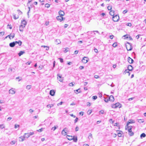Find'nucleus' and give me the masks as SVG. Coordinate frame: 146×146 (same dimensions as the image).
<instances>
[{
    "label": "nucleus",
    "mask_w": 146,
    "mask_h": 146,
    "mask_svg": "<svg viewBox=\"0 0 146 146\" xmlns=\"http://www.w3.org/2000/svg\"><path fill=\"white\" fill-rule=\"evenodd\" d=\"M57 78H58V80L60 82H62L63 80V78H59L58 77H57Z\"/></svg>",
    "instance_id": "obj_37"
},
{
    "label": "nucleus",
    "mask_w": 146,
    "mask_h": 146,
    "mask_svg": "<svg viewBox=\"0 0 146 146\" xmlns=\"http://www.w3.org/2000/svg\"><path fill=\"white\" fill-rule=\"evenodd\" d=\"M126 25L127 26L130 27L132 25V24L131 23H127L126 24Z\"/></svg>",
    "instance_id": "obj_45"
},
{
    "label": "nucleus",
    "mask_w": 146,
    "mask_h": 146,
    "mask_svg": "<svg viewBox=\"0 0 146 146\" xmlns=\"http://www.w3.org/2000/svg\"><path fill=\"white\" fill-rule=\"evenodd\" d=\"M109 101V98H105L104 100V101L106 102H108V101Z\"/></svg>",
    "instance_id": "obj_44"
},
{
    "label": "nucleus",
    "mask_w": 146,
    "mask_h": 146,
    "mask_svg": "<svg viewBox=\"0 0 146 146\" xmlns=\"http://www.w3.org/2000/svg\"><path fill=\"white\" fill-rule=\"evenodd\" d=\"M13 89V88H12L9 90V94H13L15 93V91Z\"/></svg>",
    "instance_id": "obj_13"
},
{
    "label": "nucleus",
    "mask_w": 146,
    "mask_h": 146,
    "mask_svg": "<svg viewBox=\"0 0 146 146\" xmlns=\"http://www.w3.org/2000/svg\"><path fill=\"white\" fill-rule=\"evenodd\" d=\"M118 135L119 137H121L122 134L120 132L118 133Z\"/></svg>",
    "instance_id": "obj_48"
},
{
    "label": "nucleus",
    "mask_w": 146,
    "mask_h": 146,
    "mask_svg": "<svg viewBox=\"0 0 146 146\" xmlns=\"http://www.w3.org/2000/svg\"><path fill=\"white\" fill-rule=\"evenodd\" d=\"M67 128L66 127L62 130L61 132V133L62 135L65 136L66 135L67 132L66 131H67Z\"/></svg>",
    "instance_id": "obj_5"
},
{
    "label": "nucleus",
    "mask_w": 146,
    "mask_h": 146,
    "mask_svg": "<svg viewBox=\"0 0 146 146\" xmlns=\"http://www.w3.org/2000/svg\"><path fill=\"white\" fill-rule=\"evenodd\" d=\"M132 126H129L128 125V126H126L125 127V129L127 130V129H132Z\"/></svg>",
    "instance_id": "obj_18"
},
{
    "label": "nucleus",
    "mask_w": 146,
    "mask_h": 146,
    "mask_svg": "<svg viewBox=\"0 0 146 146\" xmlns=\"http://www.w3.org/2000/svg\"><path fill=\"white\" fill-rule=\"evenodd\" d=\"M25 53V52L22 51H20L19 52L18 54L19 56H21V55H23V54Z\"/></svg>",
    "instance_id": "obj_22"
},
{
    "label": "nucleus",
    "mask_w": 146,
    "mask_h": 146,
    "mask_svg": "<svg viewBox=\"0 0 146 146\" xmlns=\"http://www.w3.org/2000/svg\"><path fill=\"white\" fill-rule=\"evenodd\" d=\"M13 18L14 19H18L19 17V16L18 15H16L15 14L13 13Z\"/></svg>",
    "instance_id": "obj_19"
},
{
    "label": "nucleus",
    "mask_w": 146,
    "mask_h": 146,
    "mask_svg": "<svg viewBox=\"0 0 146 146\" xmlns=\"http://www.w3.org/2000/svg\"><path fill=\"white\" fill-rule=\"evenodd\" d=\"M61 16H58L56 17L58 21H62L64 20L65 19V18H63Z\"/></svg>",
    "instance_id": "obj_4"
},
{
    "label": "nucleus",
    "mask_w": 146,
    "mask_h": 146,
    "mask_svg": "<svg viewBox=\"0 0 146 146\" xmlns=\"http://www.w3.org/2000/svg\"><path fill=\"white\" fill-rule=\"evenodd\" d=\"M59 14L60 16H63L64 15V12L62 11H59Z\"/></svg>",
    "instance_id": "obj_12"
},
{
    "label": "nucleus",
    "mask_w": 146,
    "mask_h": 146,
    "mask_svg": "<svg viewBox=\"0 0 146 146\" xmlns=\"http://www.w3.org/2000/svg\"><path fill=\"white\" fill-rule=\"evenodd\" d=\"M92 98L94 100H96L97 98V97L96 96H93Z\"/></svg>",
    "instance_id": "obj_41"
},
{
    "label": "nucleus",
    "mask_w": 146,
    "mask_h": 146,
    "mask_svg": "<svg viewBox=\"0 0 146 146\" xmlns=\"http://www.w3.org/2000/svg\"><path fill=\"white\" fill-rule=\"evenodd\" d=\"M27 22L25 20L22 21L21 23V25H22L23 27H25L27 24Z\"/></svg>",
    "instance_id": "obj_7"
},
{
    "label": "nucleus",
    "mask_w": 146,
    "mask_h": 146,
    "mask_svg": "<svg viewBox=\"0 0 146 146\" xmlns=\"http://www.w3.org/2000/svg\"><path fill=\"white\" fill-rule=\"evenodd\" d=\"M110 14L112 16H113L114 15V11L113 10H111L110 12Z\"/></svg>",
    "instance_id": "obj_21"
},
{
    "label": "nucleus",
    "mask_w": 146,
    "mask_h": 146,
    "mask_svg": "<svg viewBox=\"0 0 146 146\" xmlns=\"http://www.w3.org/2000/svg\"><path fill=\"white\" fill-rule=\"evenodd\" d=\"M5 127L3 124L0 125V128L2 129Z\"/></svg>",
    "instance_id": "obj_47"
},
{
    "label": "nucleus",
    "mask_w": 146,
    "mask_h": 146,
    "mask_svg": "<svg viewBox=\"0 0 146 146\" xmlns=\"http://www.w3.org/2000/svg\"><path fill=\"white\" fill-rule=\"evenodd\" d=\"M107 9L109 10H111L112 9V7L111 6H108L107 7Z\"/></svg>",
    "instance_id": "obj_39"
},
{
    "label": "nucleus",
    "mask_w": 146,
    "mask_h": 146,
    "mask_svg": "<svg viewBox=\"0 0 146 146\" xmlns=\"http://www.w3.org/2000/svg\"><path fill=\"white\" fill-rule=\"evenodd\" d=\"M92 137V134L90 133L89 134V136L88 137V138L89 139H90V138H91Z\"/></svg>",
    "instance_id": "obj_43"
},
{
    "label": "nucleus",
    "mask_w": 146,
    "mask_h": 146,
    "mask_svg": "<svg viewBox=\"0 0 146 146\" xmlns=\"http://www.w3.org/2000/svg\"><path fill=\"white\" fill-rule=\"evenodd\" d=\"M117 45V42L114 43L112 45V46L114 47H115Z\"/></svg>",
    "instance_id": "obj_34"
},
{
    "label": "nucleus",
    "mask_w": 146,
    "mask_h": 146,
    "mask_svg": "<svg viewBox=\"0 0 146 146\" xmlns=\"http://www.w3.org/2000/svg\"><path fill=\"white\" fill-rule=\"evenodd\" d=\"M69 85V86H74V84H73V83H72V82L70 83Z\"/></svg>",
    "instance_id": "obj_64"
},
{
    "label": "nucleus",
    "mask_w": 146,
    "mask_h": 146,
    "mask_svg": "<svg viewBox=\"0 0 146 146\" xmlns=\"http://www.w3.org/2000/svg\"><path fill=\"white\" fill-rule=\"evenodd\" d=\"M67 136H68V137H70V138H67V139L69 140H72V137H73L72 136H69L68 135H67Z\"/></svg>",
    "instance_id": "obj_36"
},
{
    "label": "nucleus",
    "mask_w": 146,
    "mask_h": 146,
    "mask_svg": "<svg viewBox=\"0 0 146 146\" xmlns=\"http://www.w3.org/2000/svg\"><path fill=\"white\" fill-rule=\"evenodd\" d=\"M134 133L132 131H131V132H130L129 133V135L130 136H132L133 135H134Z\"/></svg>",
    "instance_id": "obj_38"
},
{
    "label": "nucleus",
    "mask_w": 146,
    "mask_h": 146,
    "mask_svg": "<svg viewBox=\"0 0 146 146\" xmlns=\"http://www.w3.org/2000/svg\"><path fill=\"white\" fill-rule=\"evenodd\" d=\"M78 118L77 117H76L75 119L74 120V122L75 123H76V122H77L78 121Z\"/></svg>",
    "instance_id": "obj_62"
},
{
    "label": "nucleus",
    "mask_w": 146,
    "mask_h": 146,
    "mask_svg": "<svg viewBox=\"0 0 146 146\" xmlns=\"http://www.w3.org/2000/svg\"><path fill=\"white\" fill-rule=\"evenodd\" d=\"M15 43V44H18L19 46H20L22 44V42L20 40H19L18 41H15L14 42Z\"/></svg>",
    "instance_id": "obj_11"
},
{
    "label": "nucleus",
    "mask_w": 146,
    "mask_h": 146,
    "mask_svg": "<svg viewBox=\"0 0 146 146\" xmlns=\"http://www.w3.org/2000/svg\"><path fill=\"white\" fill-rule=\"evenodd\" d=\"M109 101H111V102H113L114 100V97L112 95L110 96L109 97Z\"/></svg>",
    "instance_id": "obj_10"
},
{
    "label": "nucleus",
    "mask_w": 146,
    "mask_h": 146,
    "mask_svg": "<svg viewBox=\"0 0 146 146\" xmlns=\"http://www.w3.org/2000/svg\"><path fill=\"white\" fill-rule=\"evenodd\" d=\"M79 128L78 126H76L75 129V131H77L78 130Z\"/></svg>",
    "instance_id": "obj_58"
},
{
    "label": "nucleus",
    "mask_w": 146,
    "mask_h": 146,
    "mask_svg": "<svg viewBox=\"0 0 146 146\" xmlns=\"http://www.w3.org/2000/svg\"><path fill=\"white\" fill-rule=\"evenodd\" d=\"M94 77L96 78H99V76L98 75H95Z\"/></svg>",
    "instance_id": "obj_57"
},
{
    "label": "nucleus",
    "mask_w": 146,
    "mask_h": 146,
    "mask_svg": "<svg viewBox=\"0 0 146 146\" xmlns=\"http://www.w3.org/2000/svg\"><path fill=\"white\" fill-rule=\"evenodd\" d=\"M43 128H41L39 129V130H37V131L38 132H40L42 131Z\"/></svg>",
    "instance_id": "obj_59"
},
{
    "label": "nucleus",
    "mask_w": 146,
    "mask_h": 146,
    "mask_svg": "<svg viewBox=\"0 0 146 146\" xmlns=\"http://www.w3.org/2000/svg\"><path fill=\"white\" fill-rule=\"evenodd\" d=\"M15 141H12L11 142V144L12 145H13L15 144Z\"/></svg>",
    "instance_id": "obj_46"
},
{
    "label": "nucleus",
    "mask_w": 146,
    "mask_h": 146,
    "mask_svg": "<svg viewBox=\"0 0 146 146\" xmlns=\"http://www.w3.org/2000/svg\"><path fill=\"white\" fill-rule=\"evenodd\" d=\"M60 60V61L61 63H62L63 62V59L62 58H58Z\"/></svg>",
    "instance_id": "obj_51"
},
{
    "label": "nucleus",
    "mask_w": 146,
    "mask_h": 146,
    "mask_svg": "<svg viewBox=\"0 0 146 146\" xmlns=\"http://www.w3.org/2000/svg\"><path fill=\"white\" fill-rule=\"evenodd\" d=\"M132 121V119H130L129 120V121L127 122V123L126 126L128 125H129V124L130 123H133L134 122H133L131 121Z\"/></svg>",
    "instance_id": "obj_25"
},
{
    "label": "nucleus",
    "mask_w": 146,
    "mask_h": 146,
    "mask_svg": "<svg viewBox=\"0 0 146 146\" xmlns=\"http://www.w3.org/2000/svg\"><path fill=\"white\" fill-rule=\"evenodd\" d=\"M92 112V111L91 110H88L87 112V113L88 115H90V114Z\"/></svg>",
    "instance_id": "obj_53"
},
{
    "label": "nucleus",
    "mask_w": 146,
    "mask_h": 146,
    "mask_svg": "<svg viewBox=\"0 0 146 146\" xmlns=\"http://www.w3.org/2000/svg\"><path fill=\"white\" fill-rule=\"evenodd\" d=\"M4 34V32H0V36H3Z\"/></svg>",
    "instance_id": "obj_55"
},
{
    "label": "nucleus",
    "mask_w": 146,
    "mask_h": 146,
    "mask_svg": "<svg viewBox=\"0 0 146 146\" xmlns=\"http://www.w3.org/2000/svg\"><path fill=\"white\" fill-rule=\"evenodd\" d=\"M45 7H46L47 8H48L49 7H50V5L48 3H46V4H45Z\"/></svg>",
    "instance_id": "obj_35"
},
{
    "label": "nucleus",
    "mask_w": 146,
    "mask_h": 146,
    "mask_svg": "<svg viewBox=\"0 0 146 146\" xmlns=\"http://www.w3.org/2000/svg\"><path fill=\"white\" fill-rule=\"evenodd\" d=\"M113 37L114 36L113 35H110V38L111 39H112L113 38Z\"/></svg>",
    "instance_id": "obj_61"
},
{
    "label": "nucleus",
    "mask_w": 146,
    "mask_h": 146,
    "mask_svg": "<svg viewBox=\"0 0 146 146\" xmlns=\"http://www.w3.org/2000/svg\"><path fill=\"white\" fill-rule=\"evenodd\" d=\"M10 35H11V36L12 37V38H13L15 36V34L14 33H13L12 34H10Z\"/></svg>",
    "instance_id": "obj_49"
},
{
    "label": "nucleus",
    "mask_w": 146,
    "mask_h": 146,
    "mask_svg": "<svg viewBox=\"0 0 146 146\" xmlns=\"http://www.w3.org/2000/svg\"><path fill=\"white\" fill-rule=\"evenodd\" d=\"M57 77H58L59 78H62V76L60 75L59 74H58L57 75Z\"/></svg>",
    "instance_id": "obj_52"
},
{
    "label": "nucleus",
    "mask_w": 146,
    "mask_h": 146,
    "mask_svg": "<svg viewBox=\"0 0 146 146\" xmlns=\"http://www.w3.org/2000/svg\"><path fill=\"white\" fill-rule=\"evenodd\" d=\"M29 135L28 133H25L23 135L24 136V137H25V138H27L30 136Z\"/></svg>",
    "instance_id": "obj_17"
},
{
    "label": "nucleus",
    "mask_w": 146,
    "mask_h": 146,
    "mask_svg": "<svg viewBox=\"0 0 146 146\" xmlns=\"http://www.w3.org/2000/svg\"><path fill=\"white\" fill-rule=\"evenodd\" d=\"M112 108H116L118 107L120 108L121 107V104L119 103H117L115 104H113L112 105Z\"/></svg>",
    "instance_id": "obj_1"
},
{
    "label": "nucleus",
    "mask_w": 146,
    "mask_h": 146,
    "mask_svg": "<svg viewBox=\"0 0 146 146\" xmlns=\"http://www.w3.org/2000/svg\"><path fill=\"white\" fill-rule=\"evenodd\" d=\"M15 43L14 42L10 43L9 44V46L11 47H14L15 46Z\"/></svg>",
    "instance_id": "obj_16"
},
{
    "label": "nucleus",
    "mask_w": 146,
    "mask_h": 146,
    "mask_svg": "<svg viewBox=\"0 0 146 146\" xmlns=\"http://www.w3.org/2000/svg\"><path fill=\"white\" fill-rule=\"evenodd\" d=\"M54 104H48L47 106V107L48 108H51L52 107L54 106Z\"/></svg>",
    "instance_id": "obj_28"
},
{
    "label": "nucleus",
    "mask_w": 146,
    "mask_h": 146,
    "mask_svg": "<svg viewBox=\"0 0 146 146\" xmlns=\"http://www.w3.org/2000/svg\"><path fill=\"white\" fill-rule=\"evenodd\" d=\"M127 10H125L123 11V14H125V13H127Z\"/></svg>",
    "instance_id": "obj_63"
},
{
    "label": "nucleus",
    "mask_w": 146,
    "mask_h": 146,
    "mask_svg": "<svg viewBox=\"0 0 146 146\" xmlns=\"http://www.w3.org/2000/svg\"><path fill=\"white\" fill-rule=\"evenodd\" d=\"M63 103V102H61L60 103H58L57 104V106H59V105H61Z\"/></svg>",
    "instance_id": "obj_60"
},
{
    "label": "nucleus",
    "mask_w": 146,
    "mask_h": 146,
    "mask_svg": "<svg viewBox=\"0 0 146 146\" xmlns=\"http://www.w3.org/2000/svg\"><path fill=\"white\" fill-rule=\"evenodd\" d=\"M126 48L127 50L130 51L132 50V48L130 44L127 43V44L126 45Z\"/></svg>",
    "instance_id": "obj_3"
},
{
    "label": "nucleus",
    "mask_w": 146,
    "mask_h": 146,
    "mask_svg": "<svg viewBox=\"0 0 146 146\" xmlns=\"http://www.w3.org/2000/svg\"><path fill=\"white\" fill-rule=\"evenodd\" d=\"M25 27H23L22 25H20L19 26V31H20L23 32V29Z\"/></svg>",
    "instance_id": "obj_24"
},
{
    "label": "nucleus",
    "mask_w": 146,
    "mask_h": 146,
    "mask_svg": "<svg viewBox=\"0 0 146 146\" xmlns=\"http://www.w3.org/2000/svg\"><path fill=\"white\" fill-rule=\"evenodd\" d=\"M133 68L132 66L131 65H129L127 67V69L128 70L131 71H132Z\"/></svg>",
    "instance_id": "obj_14"
},
{
    "label": "nucleus",
    "mask_w": 146,
    "mask_h": 146,
    "mask_svg": "<svg viewBox=\"0 0 146 146\" xmlns=\"http://www.w3.org/2000/svg\"><path fill=\"white\" fill-rule=\"evenodd\" d=\"M69 48H66L64 50V52H65V53H66L68 51V50L69 49Z\"/></svg>",
    "instance_id": "obj_42"
},
{
    "label": "nucleus",
    "mask_w": 146,
    "mask_h": 146,
    "mask_svg": "<svg viewBox=\"0 0 146 146\" xmlns=\"http://www.w3.org/2000/svg\"><path fill=\"white\" fill-rule=\"evenodd\" d=\"M74 92L76 93V94H78V93H80L81 91L80 90V88H79L76 90H74Z\"/></svg>",
    "instance_id": "obj_20"
},
{
    "label": "nucleus",
    "mask_w": 146,
    "mask_h": 146,
    "mask_svg": "<svg viewBox=\"0 0 146 146\" xmlns=\"http://www.w3.org/2000/svg\"><path fill=\"white\" fill-rule=\"evenodd\" d=\"M109 121L110 122V123L111 122V123H113L114 121H113V120L112 119H110Z\"/></svg>",
    "instance_id": "obj_56"
},
{
    "label": "nucleus",
    "mask_w": 146,
    "mask_h": 146,
    "mask_svg": "<svg viewBox=\"0 0 146 146\" xmlns=\"http://www.w3.org/2000/svg\"><path fill=\"white\" fill-rule=\"evenodd\" d=\"M113 20L114 22L118 21L119 19V17L118 15H116L113 16L112 17Z\"/></svg>",
    "instance_id": "obj_2"
},
{
    "label": "nucleus",
    "mask_w": 146,
    "mask_h": 146,
    "mask_svg": "<svg viewBox=\"0 0 146 146\" xmlns=\"http://www.w3.org/2000/svg\"><path fill=\"white\" fill-rule=\"evenodd\" d=\"M82 62L84 63H86L88 62V58L86 57H83L82 60Z\"/></svg>",
    "instance_id": "obj_6"
},
{
    "label": "nucleus",
    "mask_w": 146,
    "mask_h": 146,
    "mask_svg": "<svg viewBox=\"0 0 146 146\" xmlns=\"http://www.w3.org/2000/svg\"><path fill=\"white\" fill-rule=\"evenodd\" d=\"M17 11L18 12L19 15H20L22 14V12L19 10H17Z\"/></svg>",
    "instance_id": "obj_29"
},
{
    "label": "nucleus",
    "mask_w": 146,
    "mask_h": 146,
    "mask_svg": "<svg viewBox=\"0 0 146 146\" xmlns=\"http://www.w3.org/2000/svg\"><path fill=\"white\" fill-rule=\"evenodd\" d=\"M137 121L138 122L140 123H143L144 122V120L142 121V120L141 119H137Z\"/></svg>",
    "instance_id": "obj_30"
},
{
    "label": "nucleus",
    "mask_w": 146,
    "mask_h": 146,
    "mask_svg": "<svg viewBox=\"0 0 146 146\" xmlns=\"http://www.w3.org/2000/svg\"><path fill=\"white\" fill-rule=\"evenodd\" d=\"M75 142H76L77 141V137L74 138V137H73L72 139Z\"/></svg>",
    "instance_id": "obj_31"
},
{
    "label": "nucleus",
    "mask_w": 146,
    "mask_h": 146,
    "mask_svg": "<svg viewBox=\"0 0 146 146\" xmlns=\"http://www.w3.org/2000/svg\"><path fill=\"white\" fill-rule=\"evenodd\" d=\"M19 127V125L15 124V128L16 129L17 128V127Z\"/></svg>",
    "instance_id": "obj_54"
},
{
    "label": "nucleus",
    "mask_w": 146,
    "mask_h": 146,
    "mask_svg": "<svg viewBox=\"0 0 146 146\" xmlns=\"http://www.w3.org/2000/svg\"><path fill=\"white\" fill-rule=\"evenodd\" d=\"M55 91L54 90H51L50 92V94L52 96H54L55 93Z\"/></svg>",
    "instance_id": "obj_9"
},
{
    "label": "nucleus",
    "mask_w": 146,
    "mask_h": 146,
    "mask_svg": "<svg viewBox=\"0 0 146 146\" xmlns=\"http://www.w3.org/2000/svg\"><path fill=\"white\" fill-rule=\"evenodd\" d=\"M31 85H28L26 86V88L29 90L31 88Z\"/></svg>",
    "instance_id": "obj_40"
},
{
    "label": "nucleus",
    "mask_w": 146,
    "mask_h": 146,
    "mask_svg": "<svg viewBox=\"0 0 146 146\" xmlns=\"http://www.w3.org/2000/svg\"><path fill=\"white\" fill-rule=\"evenodd\" d=\"M128 70V69L125 70V71L124 72V73H125V74H126V73H129L128 75H129V76L130 74V73Z\"/></svg>",
    "instance_id": "obj_32"
},
{
    "label": "nucleus",
    "mask_w": 146,
    "mask_h": 146,
    "mask_svg": "<svg viewBox=\"0 0 146 146\" xmlns=\"http://www.w3.org/2000/svg\"><path fill=\"white\" fill-rule=\"evenodd\" d=\"M146 137V135L144 133H142L141 135H140V137L141 139H142L143 138H144Z\"/></svg>",
    "instance_id": "obj_23"
},
{
    "label": "nucleus",
    "mask_w": 146,
    "mask_h": 146,
    "mask_svg": "<svg viewBox=\"0 0 146 146\" xmlns=\"http://www.w3.org/2000/svg\"><path fill=\"white\" fill-rule=\"evenodd\" d=\"M24 135L23 136H21L19 137V141L21 142H22L24 140V139L25 138L24 137Z\"/></svg>",
    "instance_id": "obj_15"
},
{
    "label": "nucleus",
    "mask_w": 146,
    "mask_h": 146,
    "mask_svg": "<svg viewBox=\"0 0 146 146\" xmlns=\"http://www.w3.org/2000/svg\"><path fill=\"white\" fill-rule=\"evenodd\" d=\"M58 127V126H54V127H52V128L51 129L53 131H54L57 127Z\"/></svg>",
    "instance_id": "obj_33"
},
{
    "label": "nucleus",
    "mask_w": 146,
    "mask_h": 146,
    "mask_svg": "<svg viewBox=\"0 0 146 146\" xmlns=\"http://www.w3.org/2000/svg\"><path fill=\"white\" fill-rule=\"evenodd\" d=\"M55 43L56 44H59L61 43L60 40L59 39H56L55 41Z\"/></svg>",
    "instance_id": "obj_26"
},
{
    "label": "nucleus",
    "mask_w": 146,
    "mask_h": 146,
    "mask_svg": "<svg viewBox=\"0 0 146 146\" xmlns=\"http://www.w3.org/2000/svg\"><path fill=\"white\" fill-rule=\"evenodd\" d=\"M28 133L29 134V135L30 136L33 135L34 134V133L33 132H31Z\"/></svg>",
    "instance_id": "obj_50"
},
{
    "label": "nucleus",
    "mask_w": 146,
    "mask_h": 146,
    "mask_svg": "<svg viewBox=\"0 0 146 146\" xmlns=\"http://www.w3.org/2000/svg\"><path fill=\"white\" fill-rule=\"evenodd\" d=\"M128 61L130 64L133 63L134 62L133 60L129 57L128 58Z\"/></svg>",
    "instance_id": "obj_8"
},
{
    "label": "nucleus",
    "mask_w": 146,
    "mask_h": 146,
    "mask_svg": "<svg viewBox=\"0 0 146 146\" xmlns=\"http://www.w3.org/2000/svg\"><path fill=\"white\" fill-rule=\"evenodd\" d=\"M104 113V110H102L100 111L99 112V114H103Z\"/></svg>",
    "instance_id": "obj_27"
}]
</instances>
